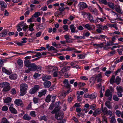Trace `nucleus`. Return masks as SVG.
I'll return each instance as SVG.
<instances>
[{
    "instance_id": "f257e3e1",
    "label": "nucleus",
    "mask_w": 123,
    "mask_h": 123,
    "mask_svg": "<svg viewBox=\"0 0 123 123\" xmlns=\"http://www.w3.org/2000/svg\"><path fill=\"white\" fill-rule=\"evenodd\" d=\"M28 88L27 85L25 83L21 84L20 85V95L23 96L26 93V91Z\"/></svg>"
},
{
    "instance_id": "f03ea898",
    "label": "nucleus",
    "mask_w": 123,
    "mask_h": 123,
    "mask_svg": "<svg viewBox=\"0 0 123 123\" xmlns=\"http://www.w3.org/2000/svg\"><path fill=\"white\" fill-rule=\"evenodd\" d=\"M1 87L4 88L3 91L6 92L9 91L10 89V84L7 82H3L1 84Z\"/></svg>"
},
{
    "instance_id": "7ed1b4c3",
    "label": "nucleus",
    "mask_w": 123,
    "mask_h": 123,
    "mask_svg": "<svg viewBox=\"0 0 123 123\" xmlns=\"http://www.w3.org/2000/svg\"><path fill=\"white\" fill-rule=\"evenodd\" d=\"M102 111L105 115L107 116L109 115L110 117H111L113 114L111 111L110 110H108L107 108L106 107L103 108V106L102 107Z\"/></svg>"
},
{
    "instance_id": "20e7f679",
    "label": "nucleus",
    "mask_w": 123,
    "mask_h": 123,
    "mask_svg": "<svg viewBox=\"0 0 123 123\" xmlns=\"http://www.w3.org/2000/svg\"><path fill=\"white\" fill-rule=\"evenodd\" d=\"M112 95V92H111L109 89L105 91V96L108 97V99L110 101L111 100Z\"/></svg>"
},
{
    "instance_id": "39448f33",
    "label": "nucleus",
    "mask_w": 123,
    "mask_h": 123,
    "mask_svg": "<svg viewBox=\"0 0 123 123\" xmlns=\"http://www.w3.org/2000/svg\"><path fill=\"white\" fill-rule=\"evenodd\" d=\"M39 88V86L38 85H35L34 87L31 89L30 90L29 93L31 94H33L38 90Z\"/></svg>"
},
{
    "instance_id": "423d86ee",
    "label": "nucleus",
    "mask_w": 123,
    "mask_h": 123,
    "mask_svg": "<svg viewBox=\"0 0 123 123\" xmlns=\"http://www.w3.org/2000/svg\"><path fill=\"white\" fill-rule=\"evenodd\" d=\"M63 113L62 112H59L55 115V118L58 120H60L62 119L63 117Z\"/></svg>"
},
{
    "instance_id": "0eeeda50",
    "label": "nucleus",
    "mask_w": 123,
    "mask_h": 123,
    "mask_svg": "<svg viewBox=\"0 0 123 123\" xmlns=\"http://www.w3.org/2000/svg\"><path fill=\"white\" fill-rule=\"evenodd\" d=\"M28 67L31 70L33 71L36 70L37 66L34 63H32L30 64Z\"/></svg>"
},
{
    "instance_id": "6e6552de",
    "label": "nucleus",
    "mask_w": 123,
    "mask_h": 123,
    "mask_svg": "<svg viewBox=\"0 0 123 123\" xmlns=\"http://www.w3.org/2000/svg\"><path fill=\"white\" fill-rule=\"evenodd\" d=\"M102 112V110L101 109L98 108L96 109L94 111L93 114V116L96 117L97 115L100 114Z\"/></svg>"
},
{
    "instance_id": "1a4fd4ad",
    "label": "nucleus",
    "mask_w": 123,
    "mask_h": 123,
    "mask_svg": "<svg viewBox=\"0 0 123 123\" xmlns=\"http://www.w3.org/2000/svg\"><path fill=\"white\" fill-rule=\"evenodd\" d=\"M85 28L89 31L94 29L95 26L93 25H90L89 24H86L84 26Z\"/></svg>"
},
{
    "instance_id": "9d476101",
    "label": "nucleus",
    "mask_w": 123,
    "mask_h": 123,
    "mask_svg": "<svg viewBox=\"0 0 123 123\" xmlns=\"http://www.w3.org/2000/svg\"><path fill=\"white\" fill-rule=\"evenodd\" d=\"M14 103L18 106H20L21 107H23V106L22 100L20 99H16L14 101Z\"/></svg>"
},
{
    "instance_id": "9b49d317",
    "label": "nucleus",
    "mask_w": 123,
    "mask_h": 123,
    "mask_svg": "<svg viewBox=\"0 0 123 123\" xmlns=\"http://www.w3.org/2000/svg\"><path fill=\"white\" fill-rule=\"evenodd\" d=\"M79 7L80 9L83 10L87 7V6L86 4L84 2H80L79 4Z\"/></svg>"
},
{
    "instance_id": "f8f14e48",
    "label": "nucleus",
    "mask_w": 123,
    "mask_h": 123,
    "mask_svg": "<svg viewBox=\"0 0 123 123\" xmlns=\"http://www.w3.org/2000/svg\"><path fill=\"white\" fill-rule=\"evenodd\" d=\"M8 32L7 30L5 29L3 30L2 32L0 33V38L5 37L7 35Z\"/></svg>"
},
{
    "instance_id": "ddd939ff",
    "label": "nucleus",
    "mask_w": 123,
    "mask_h": 123,
    "mask_svg": "<svg viewBox=\"0 0 123 123\" xmlns=\"http://www.w3.org/2000/svg\"><path fill=\"white\" fill-rule=\"evenodd\" d=\"M13 104H11L9 107V109L12 113L16 114L17 113V111L15 108H13Z\"/></svg>"
},
{
    "instance_id": "4468645a",
    "label": "nucleus",
    "mask_w": 123,
    "mask_h": 123,
    "mask_svg": "<svg viewBox=\"0 0 123 123\" xmlns=\"http://www.w3.org/2000/svg\"><path fill=\"white\" fill-rule=\"evenodd\" d=\"M51 83L49 81H47L43 83V85L45 88L49 87L51 85Z\"/></svg>"
},
{
    "instance_id": "2eb2a0df",
    "label": "nucleus",
    "mask_w": 123,
    "mask_h": 123,
    "mask_svg": "<svg viewBox=\"0 0 123 123\" xmlns=\"http://www.w3.org/2000/svg\"><path fill=\"white\" fill-rule=\"evenodd\" d=\"M115 9L116 11L120 14H122L123 13V12L121 11L120 6L118 5H115Z\"/></svg>"
},
{
    "instance_id": "dca6fc26",
    "label": "nucleus",
    "mask_w": 123,
    "mask_h": 123,
    "mask_svg": "<svg viewBox=\"0 0 123 123\" xmlns=\"http://www.w3.org/2000/svg\"><path fill=\"white\" fill-rule=\"evenodd\" d=\"M47 90L46 89L42 90L40 92H39V94L38 96L39 97H41L43 95H44L46 94Z\"/></svg>"
},
{
    "instance_id": "f3484780",
    "label": "nucleus",
    "mask_w": 123,
    "mask_h": 123,
    "mask_svg": "<svg viewBox=\"0 0 123 123\" xmlns=\"http://www.w3.org/2000/svg\"><path fill=\"white\" fill-rule=\"evenodd\" d=\"M88 9L92 14L95 15L97 14L98 11L96 9H92L90 6L89 7Z\"/></svg>"
},
{
    "instance_id": "a211bd4d",
    "label": "nucleus",
    "mask_w": 123,
    "mask_h": 123,
    "mask_svg": "<svg viewBox=\"0 0 123 123\" xmlns=\"http://www.w3.org/2000/svg\"><path fill=\"white\" fill-rule=\"evenodd\" d=\"M63 83L64 84V86L68 88H70L71 86L69 84L67 80L65 79L63 81Z\"/></svg>"
},
{
    "instance_id": "6ab92c4d",
    "label": "nucleus",
    "mask_w": 123,
    "mask_h": 123,
    "mask_svg": "<svg viewBox=\"0 0 123 123\" xmlns=\"http://www.w3.org/2000/svg\"><path fill=\"white\" fill-rule=\"evenodd\" d=\"M101 78L102 75L100 74H98L96 76V79L98 83L101 82L102 80V79H101Z\"/></svg>"
},
{
    "instance_id": "aec40b11",
    "label": "nucleus",
    "mask_w": 123,
    "mask_h": 123,
    "mask_svg": "<svg viewBox=\"0 0 123 123\" xmlns=\"http://www.w3.org/2000/svg\"><path fill=\"white\" fill-rule=\"evenodd\" d=\"M104 47V49H107L111 48V47H109V46H111L113 45V44L110 43L108 42H107L106 44Z\"/></svg>"
},
{
    "instance_id": "412c9836",
    "label": "nucleus",
    "mask_w": 123,
    "mask_h": 123,
    "mask_svg": "<svg viewBox=\"0 0 123 123\" xmlns=\"http://www.w3.org/2000/svg\"><path fill=\"white\" fill-rule=\"evenodd\" d=\"M105 106L109 109H111L112 108V106L109 101H107L105 104Z\"/></svg>"
},
{
    "instance_id": "4be33fe9",
    "label": "nucleus",
    "mask_w": 123,
    "mask_h": 123,
    "mask_svg": "<svg viewBox=\"0 0 123 123\" xmlns=\"http://www.w3.org/2000/svg\"><path fill=\"white\" fill-rule=\"evenodd\" d=\"M2 69L3 72L9 75L12 73L11 71H9V70L7 69L4 67H3Z\"/></svg>"
},
{
    "instance_id": "5701e85b",
    "label": "nucleus",
    "mask_w": 123,
    "mask_h": 123,
    "mask_svg": "<svg viewBox=\"0 0 123 123\" xmlns=\"http://www.w3.org/2000/svg\"><path fill=\"white\" fill-rule=\"evenodd\" d=\"M68 1H67L66 2L67 4L68 5L71 6L72 4L74 2L75 3L77 2V0H68Z\"/></svg>"
},
{
    "instance_id": "b1692460",
    "label": "nucleus",
    "mask_w": 123,
    "mask_h": 123,
    "mask_svg": "<svg viewBox=\"0 0 123 123\" xmlns=\"http://www.w3.org/2000/svg\"><path fill=\"white\" fill-rule=\"evenodd\" d=\"M70 28L71 30V32L73 33L75 32V30L76 27L74 26V25L72 24L70 25Z\"/></svg>"
},
{
    "instance_id": "393cba45",
    "label": "nucleus",
    "mask_w": 123,
    "mask_h": 123,
    "mask_svg": "<svg viewBox=\"0 0 123 123\" xmlns=\"http://www.w3.org/2000/svg\"><path fill=\"white\" fill-rule=\"evenodd\" d=\"M107 5L109 7L112 9H115V5H114V3L111 2H109Z\"/></svg>"
},
{
    "instance_id": "a878e982",
    "label": "nucleus",
    "mask_w": 123,
    "mask_h": 123,
    "mask_svg": "<svg viewBox=\"0 0 123 123\" xmlns=\"http://www.w3.org/2000/svg\"><path fill=\"white\" fill-rule=\"evenodd\" d=\"M57 68L56 67L54 68L53 70L52 71V73H53V76L54 77H56L57 76Z\"/></svg>"
},
{
    "instance_id": "bb28decb",
    "label": "nucleus",
    "mask_w": 123,
    "mask_h": 123,
    "mask_svg": "<svg viewBox=\"0 0 123 123\" xmlns=\"http://www.w3.org/2000/svg\"><path fill=\"white\" fill-rule=\"evenodd\" d=\"M46 68L47 69V71L49 72V73L52 72L54 69V68L50 66L49 65L46 66Z\"/></svg>"
},
{
    "instance_id": "cd10ccee",
    "label": "nucleus",
    "mask_w": 123,
    "mask_h": 123,
    "mask_svg": "<svg viewBox=\"0 0 123 123\" xmlns=\"http://www.w3.org/2000/svg\"><path fill=\"white\" fill-rule=\"evenodd\" d=\"M51 78V76L49 75L44 76L43 77L42 80L43 81H45L48 80H49Z\"/></svg>"
},
{
    "instance_id": "c85d7f7f",
    "label": "nucleus",
    "mask_w": 123,
    "mask_h": 123,
    "mask_svg": "<svg viewBox=\"0 0 123 123\" xmlns=\"http://www.w3.org/2000/svg\"><path fill=\"white\" fill-rule=\"evenodd\" d=\"M23 119L25 120H30L31 119V117L27 114H25L23 117Z\"/></svg>"
},
{
    "instance_id": "c756f323",
    "label": "nucleus",
    "mask_w": 123,
    "mask_h": 123,
    "mask_svg": "<svg viewBox=\"0 0 123 123\" xmlns=\"http://www.w3.org/2000/svg\"><path fill=\"white\" fill-rule=\"evenodd\" d=\"M9 77L11 79L14 80L17 79V75L16 74H13L10 75Z\"/></svg>"
},
{
    "instance_id": "7c9ffc66",
    "label": "nucleus",
    "mask_w": 123,
    "mask_h": 123,
    "mask_svg": "<svg viewBox=\"0 0 123 123\" xmlns=\"http://www.w3.org/2000/svg\"><path fill=\"white\" fill-rule=\"evenodd\" d=\"M70 68V67L67 66L66 67H64L61 70V71L63 73H64L67 71Z\"/></svg>"
},
{
    "instance_id": "2f4dec72",
    "label": "nucleus",
    "mask_w": 123,
    "mask_h": 123,
    "mask_svg": "<svg viewBox=\"0 0 123 123\" xmlns=\"http://www.w3.org/2000/svg\"><path fill=\"white\" fill-rule=\"evenodd\" d=\"M0 5H1V7H3L4 8H6L7 6L6 3L3 1H0Z\"/></svg>"
},
{
    "instance_id": "473e14b6",
    "label": "nucleus",
    "mask_w": 123,
    "mask_h": 123,
    "mask_svg": "<svg viewBox=\"0 0 123 123\" xmlns=\"http://www.w3.org/2000/svg\"><path fill=\"white\" fill-rule=\"evenodd\" d=\"M90 14L89 13H87L84 12H81V15L83 16L84 18L87 17L88 18Z\"/></svg>"
},
{
    "instance_id": "72a5a7b5",
    "label": "nucleus",
    "mask_w": 123,
    "mask_h": 123,
    "mask_svg": "<svg viewBox=\"0 0 123 123\" xmlns=\"http://www.w3.org/2000/svg\"><path fill=\"white\" fill-rule=\"evenodd\" d=\"M88 20L90 21V22L91 23H93V22L94 21V20L93 19V18L92 15L90 14L88 16Z\"/></svg>"
},
{
    "instance_id": "f704fd0d",
    "label": "nucleus",
    "mask_w": 123,
    "mask_h": 123,
    "mask_svg": "<svg viewBox=\"0 0 123 123\" xmlns=\"http://www.w3.org/2000/svg\"><path fill=\"white\" fill-rule=\"evenodd\" d=\"M17 63L20 67H22L23 66V62L22 60L20 59H19L18 60Z\"/></svg>"
},
{
    "instance_id": "c9c22d12",
    "label": "nucleus",
    "mask_w": 123,
    "mask_h": 123,
    "mask_svg": "<svg viewBox=\"0 0 123 123\" xmlns=\"http://www.w3.org/2000/svg\"><path fill=\"white\" fill-rule=\"evenodd\" d=\"M102 121L104 123H107V117L104 116L103 115L102 117Z\"/></svg>"
},
{
    "instance_id": "e433bc0d",
    "label": "nucleus",
    "mask_w": 123,
    "mask_h": 123,
    "mask_svg": "<svg viewBox=\"0 0 123 123\" xmlns=\"http://www.w3.org/2000/svg\"><path fill=\"white\" fill-rule=\"evenodd\" d=\"M116 89L117 92H123V87L120 86H117V87Z\"/></svg>"
},
{
    "instance_id": "4c0bfd02",
    "label": "nucleus",
    "mask_w": 123,
    "mask_h": 123,
    "mask_svg": "<svg viewBox=\"0 0 123 123\" xmlns=\"http://www.w3.org/2000/svg\"><path fill=\"white\" fill-rule=\"evenodd\" d=\"M40 119L41 120H43L45 121H47L48 120L47 117L45 115L40 117Z\"/></svg>"
},
{
    "instance_id": "58836bf2",
    "label": "nucleus",
    "mask_w": 123,
    "mask_h": 123,
    "mask_svg": "<svg viewBox=\"0 0 123 123\" xmlns=\"http://www.w3.org/2000/svg\"><path fill=\"white\" fill-rule=\"evenodd\" d=\"M1 123H10V122L7 120L5 117H3L1 122Z\"/></svg>"
},
{
    "instance_id": "ea45409f",
    "label": "nucleus",
    "mask_w": 123,
    "mask_h": 123,
    "mask_svg": "<svg viewBox=\"0 0 123 123\" xmlns=\"http://www.w3.org/2000/svg\"><path fill=\"white\" fill-rule=\"evenodd\" d=\"M12 100V98L10 97H7L4 99V102L5 103H7L10 102Z\"/></svg>"
},
{
    "instance_id": "a19ab883",
    "label": "nucleus",
    "mask_w": 123,
    "mask_h": 123,
    "mask_svg": "<svg viewBox=\"0 0 123 123\" xmlns=\"http://www.w3.org/2000/svg\"><path fill=\"white\" fill-rule=\"evenodd\" d=\"M51 96L50 95H49L46 97L45 99V101L47 102H49L50 101Z\"/></svg>"
},
{
    "instance_id": "79ce46f5",
    "label": "nucleus",
    "mask_w": 123,
    "mask_h": 123,
    "mask_svg": "<svg viewBox=\"0 0 123 123\" xmlns=\"http://www.w3.org/2000/svg\"><path fill=\"white\" fill-rule=\"evenodd\" d=\"M30 61H29L25 60L24 64L25 66L28 67L30 65Z\"/></svg>"
},
{
    "instance_id": "37998d69",
    "label": "nucleus",
    "mask_w": 123,
    "mask_h": 123,
    "mask_svg": "<svg viewBox=\"0 0 123 123\" xmlns=\"http://www.w3.org/2000/svg\"><path fill=\"white\" fill-rule=\"evenodd\" d=\"M121 80V79L119 77V76H117L116 78L115 82L118 85L119 84Z\"/></svg>"
},
{
    "instance_id": "c03bdc74",
    "label": "nucleus",
    "mask_w": 123,
    "mask_h": 123,
    "mask_svg": "<svg viewBox=\"0 0 123 123\" xmlns=\"http://www.w3.org/2000/svg\"><path fill=\"white\" fill-rule=\"evenodd\" d=\"M30 25L28 26V27H29V30L31 31H33L34 30V29L33 28V26H34V24H30Z\"/></svg>"
},
{
    "instance_id": "a18cd8bd",
    "label": "nucleus",
    "mask_w": 123,
    "mask_h": 123,
    "mask_svg": "<svg viewBox=\"0 0 123 123\" xmlns=\"http://www.w3.org/2000/svg\"><path fill=\"white\" fill-rule=\"evenodd\" d=\"M40 12H36L32 16L35 18H37L40 15Z\"/></svg>"
},
{
    "instance_id": "49530a36",
    "label": "nucleus",
    "mask_w": 123,
    "mask_h": 123,
    "mask_svg": "<svg viewBox=\"0 0 123 123\" xmlns=\"http://www.w3.org/2000/svg\"><path fill=\"white\" fill-rule=\"evenodd\" d=\"M36 112L34 111H31L30 113V115L32 117H35L36 116Z\"/></svg>"
},
{
    "instance_id": "de8ad7c7",
    "label": "nucleus",
    "mask_w": 123,
    "mask_h": 123,
    "mask_svg": "<svg viewBox=\"0 0 123 123\" xmlns=\"http://www.w3.org/2000/svg\"><path fill=\"white\" fill-rule=\"evenodd\" d=\"M90 98L91 99H93L96 97L97 94H96L94 93L90 95Z\"/></svg>"
},
{
    "instance_id": "09e8293b",
    "label": "nucleus",
    "mask_w": 123,
    "mask_h": 123,
    "mask_svg": "<svg viewBox=\"0 0 123 123\" xmlns=\"http://www.w3.org/2000/svg\"><path fill=\"white\" fill-rule=\"evenodd\" d=\"M33 100L34 103L35 104H36L38 103L39 99L38 98L34 97V98Z\"/></svg>"
},
{
    "instance_id": "8fccbe9b",
    "label": "nucleus",
    "mask_w": 123,
    "mask_h": 123,
    "mask_svg": "<svg viewBox=\"0 0 123 123\" xmlns=\"http://www.w3.org/2000/svg\"><path fill=\"white\" fill-rule=\"evenodd\" d=\"M52 50H54L55 53L57 52L56 50L53 46H51L49 49H48V50L49 51Z\"/></svg>"
},
{
    "instance_id": "3c124183",
    "label": "nucleus",
    "mask_w": 123,
    "mask_h": 123,
    "mask_svg": "<svg viewBox=\"0 0 123 123\" xmlns=\"http://www.w3.org/2000/svg\"><path fill=\"white\" fill-rule=\"evenodd\" d=\"M115 77V76L114 75H113L112 76L110 80V83L111 84H113V83L114 82Z\"/></svg>"
},
{
    "instance_id": "603ef678",
    "label": "nucleus",
    "mask_w": 123,
    "mask_h": 123,
    "mask_svg": "<svg viewBox=\"0 0 123 123\" xmlns=\"http://www.w3.org/2000/svg\"><path fill=\"white\" fill-rule=\"evenodd\" d=\"M121 112L119 110H117L116 111L115 113L116 115L118 117H120L121 114Z\"/></svg>"
},
{
    "instance_id": "864d4df0",
    "label": "nucleus",
    "mask_w": 123,
    "mask_h": 123,
    "mask_svg": "<svg viewBox=\"0 0 123 123\" xmlns=\"http://www.w3.org/2000/svg\"><path fill=\"white\" fill-rule=\"evenodd\" d=\"M111 120L110 121V123H114L116 121V120L114 117H112L111 118Z\"/></svg>"
},
{
    "instance_id": "5fc2aeb1",
    "label": "nucleus",
    "mask_w": 123,
    "mask_h": 123,
    "mask_svg": "<svg viewBox=\"0 0 123 123\" xmlns=\"http://www.w3.org/2000/svg\"><path fill=\"white\" fill-rule=\"evenodd\" d=\"M116 53V52L115 51H111L110 53H109L108 54V55L109 56H111L113 55L114 54Z\"/></svg>"
},
{
    "instance_id": "6e6d98bb",
    "label": "nucleus",
    "mask_w": 123,
    "mask_h": 123,
    "mask_svg": "<svg viewBox=\"0 0 123 123\" xmlns=\"http://www.w3.org/2000/svg\"><path fill=\"white\" fill-rule=\"evenodd\" d=\"M8 109V108L6 105L3 106L2 108V110L3 111H6Z\"/></svg>"
},
{
    "instance_id": "4d7b16f0",
    "label": "nucleus",
    "mask_w": 123,
    "mask_h": 123,
    "mask_svg": "<svg viewBox=\"0 0 123 123\" xmlns=\"http://www.w3.org/2000/svg\"><path fill=\"white\" fill-rule=\"evenodd\" d=\"M90 108L93 110H94L96 108V105L95 104H93L90 106Z\"/></svg>"
},
{
    "instance_id": "13d9d810",
    "label": "nucleus",
    "mask_w": 123,
    "mask_h": 123,
    "mask_svg": "<svg viewBox=\"0 0 123 123\" xmlns=\"http://www.w3.org/2000/svg\"><path fill=\"white\" fill-rule=\"evenodd\" d=\"M113 99L115 101H118L119 100V98L116 95H113Z\"/></svg>"
},
{
    "instance_id": "bf43d9fd",
    "label": "nucleus",
    "mask_w": 123,
    "mask_h": 123,
    "mask_svg": "<svg viewBox=\"0 0 123 123\" xmlns=\"http://www.w3.org/2000/svg\"><path fill=\"white\" fill-rule=\"evenodd\" d=\"M65 96V94L64 93H62L60 95L59 97L60 99H62L64 98Z\"/></svg>"
},
{
    "instance_id": "052dcab7",
    "label": "nucleus",
    "mask_w": 123,
    "mask_h": 123,
    "mask_svg": "<svg viewBox=\"0 0 123 123\" xmlns=\"http://www.w3.org/2000/svg\"><path fill=\"white\" fill-rule=\"evenodd\" d=\"M96 27L98 28V29L102 30L103 29V26L101 25L98 24L96 25Z\"/></svg>"
},
{
    "instance_id": "680f3d73",
    "label": "nucleus",
    "mask_w": 123,
    "mask_h": 123,
    "mask_svg": "<svg viewBox=\"0 0 123 123\" xmlns=\"http://www.w3.org/2000/svg\"><path fill=\"white\" fill-rule=\"evenodd\" d=\"M122 92H117V93L119 97H122L123 96Z\"/></svg>"
},
{
    "instance_id": "e2e57ef3",
    "label": "nucleus",
    "mask_w": 123,
    "mask_h": 123,
    "mask_svg": "<svg viewBox=\"0 0 123 123\" xmlns=\"http://www.w3.org/2000/svg\"><path fill=\"white\" fill-rule=\"evenodd\" d=\"M11 92L12 94H15L16 93V90L14 88H13L11 90Z\"/></svg>"
},
{
    "instance_id": "0e129e2a",
    "label": "nucleus",
    "mask_w": 123,
    "mask_h": 123,
    "mask_svg": "<svg viewBox=\"0 0 123 123\" xmlns=\"http://www.w3.org/2000/svg\"><path fill=\"white\" fill-rule=\"evenodd\" d=\"M101 2L102 4L106 5H107L108 3L106 0H101Z\"/></svg>"
},
{
    "instance_id": "69168bd1",
    "label": "nucleus",
    "mask_w": 123,
    "mask_h": 123,
    "mask_svg": "<svg viewBox=\"0 0 123 123\" xmlns=\"http://www.w3.org/2000/svg\"><path fill=\"white\" fill-rule=\"evenodd\" d=\"M111 73V72L110 71H106L105 74L106 76H108V75L110 74Z\"/></svg>"
},
{
    "instance_id": "338daca9",
    "label": "nucleus",
    "mask_w": 123,
    "mask_h": 123,
    "mask_svg": "<svg viewBox=\"0 0 123 123\" xmlns=\"http://www.w3.org/2000/svg\"><path fill=\"white\" fill-rule=\"evenodd\" d=\"M55 88L56 87L55 85H52L51 87L49 88V89L50 91H52L54 90V89H55Z\"/></svg>"
},
{
    "instance_id": "774afa93",
    "label": "nucleus",
    "mask_w": 123,
    "mask_h": 123,
    "mask_svg": "<svg viewBox=\"0 0 123 123\" xmlns=\"http://www.w3.org/2000/svg\"><path fill=\"white\" fill-rule=\"evenodd\" d=\"M35 5L33 4H31L30 5V7H31V9L30 10L31 12H32L34 10V8H35Z\"/></svg>"
}]
</instances>
